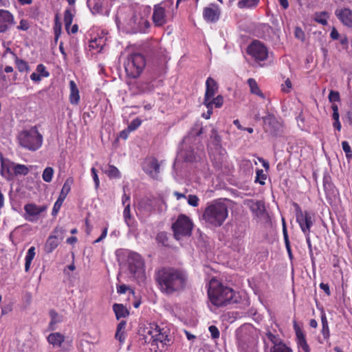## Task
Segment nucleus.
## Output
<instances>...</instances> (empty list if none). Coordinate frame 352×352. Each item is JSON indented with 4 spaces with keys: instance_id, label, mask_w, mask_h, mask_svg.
Wrapping results in <instances>:
<instances>
[{
    "instance_id": "35",
    "label": "nucleus",
    "mask_w": 352,
    "mask_h": 352,
    "mask_svg": "<svg viewBox=\"0 0 352 352\" xmlns=\"http://www.w3.org/2000/svg\"><path fill=\"white\" fill-rule=\"evenodd\" d=\"M223 97L221 95H218L217 97L208 98V102H210L211 108H220L223 104Z\"/></svg>"
},
{
    "instance_id": "32",
    "label": "nucleus",
    "mask_w": 352,
    "mask_h": 352,
    "mask_svg": "<svg viewBox=\"0 0 352 352\" xmlns=\"http://www.w3.org/2000/svg\"><path fill=\"white\" fill-rule=\"evenodd\" d=\"M329 18V14L326 11L315 12L314 15V20L322 25H327L328 24L327 20Z\"/></svg>"
},
{
    "instance_id": "53",
    "label": "nucleus",
    "mask_w": 352,
    "mask_h": 352,
    "mask_svg": "<svg viewBox=\"0 0 352 352\" xmlns=\"http://www.w3.org/2000/svg\"><path fill=\"white\" fill-rule=\"evenodd\" d=\"M17 30L26 31L30 28V23L26 19H21L19 22V25L16 27Z\"/></svg>"
},
{
    "instance_id": "46",
    "label": "nucleus",
    "mask_w": 352,
    "mask_h": 352,
    "mask_svg": "<svg viewBox=\"0 0 352 352\" xmlns=\"http://www.w3.org/2000/svg\"><path fill=\"white\" fill-rule=\"evenodd\" d=\"M142 122L140 118L133 120L128 126L129 131H133L136 130L141 125Z\"/></svg>"
},
{
    "instance_id": "30",
    "label": "nucleus",
    "mask_w": 352,
    "mask_h": 352,
    "mask_svg": "<svg viewBox=\"0 0 352 352\" xmlns=\"http://www.w3.org/2000/svg\"><path fill=\"white\" fill-rule=\"evenodd\" d=\"M36 248L34 246H32L30 248L27 252L25 258V271L28 272L31 266V263L32 260L34 259L35 255H36Z\"/></svg>"
},
{
    "instance_id": "43",
    "label": "nucleus",
    "mask_w": 352,
    "mask_h": 352,
    "mask_svg": "<svg viewBox=\"0 0 352 352\" xmlns=\"http://www.w3.org/2000/svg\"><path fill=\"white\" fill-rule=\"evenodd\" d=\"M123 217L124 219V221L127 224V226H131V210H130V204H127L126 206L124 207V211H123Z\"/></svg>"
},
{
    "instance_id": "12",
    "label": "nucleus",
    "mask_w": 352,
    "mask_h": 352,
    "mask_svg": "<svg viewBox=\"0 0 352 352\" xmlns=\"http://www.w3.org/2000/svg\"><path fill=\"white\" fill-rule=\"evenodd\" d=\"M247 52L256 61L265 60L268 56L267 48L263 43L257 40L252 41L249 45Z\"/></svg>"
},
{
    "instance_id": "23",
    "label": "nucleus",
    "mask_w": 352,
    "mask_h": 352,
    "mask_svg": "<svg viewBox=\"0 0 352 352\" xmlns=\"http://www.w3.org/2000/svg\"><path fill=\"white\" fill-rule=\"evenodd\" d=\"M218 91V85L217 82L211 77H208L206 82V92L204 102H207L208 98L214 96Z\"/></svg>"
},
{
    "instance_id": "21",
    "label": "nucleus",
    "mask_w": 352,
    "mask_h": 352,
    "mask_svg": "<svg viewBox=\"0 0 352 352\" xmlns=\"http://www.w3.org/2000/svg\"><path fill=\"white\" fill-rule=\"evenodd\" d=\"M335 14L343 25L349 28L352 27L351 10L346 8H338L335 12Z\"/></svg>"
},
{
    "instance_id": "17",
    "label": "nucleus",
    "mask_w": 352,
    "mask_h": 352,
    "mask_svg": "<svg viewBox=\"0 0 352 352\" xmlns=\"http://www.w3.org/2000/svg\"><path fill=\"white\" fill-rule=\"evenodd\" d=\"M14 24V15L7 10L0 9V32H7Z\"/></svg>"
},
{
    "instance_id": "31",
    "label": "nucleus",
    "mask_w": 352,
    "mask_h": 352,
    "mask_svg": "<svg viewBox=\"0 0 352 352\" xmlns=\"http://www.w3.org/2000/svg\"><path fill=\"white\" fill-rule=\"evenodd\" d=\"M72 184H73V179L72 178H68L66 179V181L65 182V183L62 187L61 191L58 196V199H60L63 201H65L67 195L69 194V192L71 190V186Z\"/></svg>"
},
{
    "instance_id": "26",
    "label": "nucleus",
    "mask_w": 352,
    "mask_h": 352,
    "mask_svg": "<svg viewBox=\"0 0 352 352\" xmlns=\"http://www.w3.org/2000/svg\"><path fill=\"white\" fill-rule=\"evenodd\" d=\"M154 198L144 197L138 203V207L146 213L150 214L155 210Z\"/></svg>"
},
{
    "instance_id": "4",
    "label": "nucleus",
    "mask_w": 352,
    "mask_h": 352,
    "mask_svg": "<svg viewBox=\"0 0 352 352\" xmlns=\"http://www.w3.org/2000/svg\"><path fill=\"white\" fill-rule=\"evenodd\" d=\"M228 217V206L221 199L208 203L202 214L206 224L214 228L221 226Z\"/></svg>"
},
{
    "instance_id": "47",
    "label": "nucleus",
    "mask_w": 352,
    "mask_h": 352,
    "mask_svg": "<svg viewBox=\"0 0 352 352\" xmlns=\"http://www.w3.org/2000/svg\"><path fill=\"white\" fill-rule=\"evenodd\" d=\"M36 72L41 75V77H48L50 76L49 72L46 70V67L43 64H38L36 66Z\"/></svg>"
},
{
    "instance_id": "29",
    "label": "nucleus",
    "mask_w": 352,
    "mask_h": 352,
    "mask_svg": "<svg viewBox=\"0 0 352 352\" xmlns=\"http://www.w3.org/2000/svg\"><path fill=\"white\" fill-rule=\"evenodd\" d=\"M248 84L250 89V92L253 94H255L261 98H265V95L260 89L255 79L254 78H249L248 80Z\"/></svg>"
},
{
    "instance_id": "50",
    "label": "nucleus",
    "mask_w": 352,
    "mask_h": 352,
    "mask_svg": "<svg viewBox=\"0 0 352 352\" xmlns=\"http://www.w3.org/2000/svg\"><path fill=\"white\" fill-rule=\"evenodd\" d=\"M292 87V83L291 80L287 78L284 84L281 85V91L284 93H289L291 91V89Z\"/></svg>"
},
{
    "instance_id": "42",
    "label": "nucleus",
    "mask_w": 352,
    "mask_h": 352,
    "mask_svg": "<svg viewBox=\"0 0 352 352\" xmlns=\"http://www.w3.org/2000/svg\"><path fill=\"white\" fill-rule=\"evenodd\" d=\"M54 175V169L52 167H47L44 169L42 178L46 182H50Z\"/></svg>"
},
{
    "instance_id": "27",
    "label": "nucleus",
    "mask_w": 352,
    "mask_h": 352,
    "mask_svg": "<svg viewBox=\"0 0 352 352\" xmlns=\"http://www.w3.org/2000/svg\"><path fill=\"white\" fill-rule=\"evenodd\" d=\"M105 45V39L103 37H98L91 39L89 42L90 50H94L96 52H100Z\"/></svg>"
},
{
    "instance_id": "39",
    "label": "nucleus",
    "mask_w": 352,
    "mask_h": 352,
    "mask_svg": "<svg viewBox=\"0 0 352 352\" xmlns=\"http://www.w3.org/2000/svg\"><path fill=\"white\" fill-rule=\"evenodd\" d=\"M74 15L69 9H67L64 12V23L65 29L69 32V28L72 23Z\"/></svg>"
},
{
    "instance_id": "8",
    "label": "nucleus",
    "mask_w": 352,
    "mask_h": 352,
    "mask_svg": "<svg viewBox=\"0 0 352 352\" xmlns=\"http://www.w3.org/2000/svg\"><path fill=\"white\" fill-rule=\"evenodd\" d=\"M146 66V58L140 53L131 54L124 62V69L126 75L132 78L140 76Z\"/></svg>"
},
{
    "instance_id": "22",
    "label": "nucleus",
    "mask_w": 352,
    "mask_h": 352,
    "mask_svg": "<svg viewBox=\"0 0 352 352\" xmlns=\"http://www.w3.org/2000/svg\"><path fill=\"white\" fill-rule=\"evenodd\" d=\"M250 203L249 207L254 217L258 219H265L267 217V212L263 201H251Z\"/></svg>"
},
{
    "instance_id": "28",
    "label": "nucleus",
    "mask_w": 352,
    "mask_h": 352,
    "mask_svg": "<svg viewBox=\"0 0 352 352\" xmlns=\"http://www.w3.org/2000/svg\"><path fill=\"white\" fill-rule=\"evenodd\" d=\"M113 310L116 314L117 320H120L122 318H126L129 315V310L122 304H113Z\"/></svg>"
},
{
    "instance_id": "33",
    "label": "nucleus",
    "mask_w": 352,
    "mask_h": 352,
    "mask_svg": "<svg viewBox=\"0 0 352 352\" xmlns=\"http://www.w3.org/2000/svg\"><path fill=\"white\" fill-rule=\"evenodd\" d=\"M12 54L14 56V63L16 68L19 72H28L30 69L28 63L23 59L19 58L16 54L12 52Z\"/></svg>"
},
{
    "instance_id": "5",
    "label": "nucleus",
    "mask_w": 352,
    "mask_h": 352,
    "mask_svg": "<svg viewBox=\"0 0 352 352\" xmlns=\"http://www.w3.org/2000/svg\"><path fill=\"white\" fill-rule=\"evenodd\" d=\"M208 295L210 302L218 307L236 302L234 300V291L215 279H212L210 282Z\"/></svg>"
},
{
    "instance_id": "34",
    "label": "nucleus",
    "mask_w": 352,
    "mask_h": 352,
    "mask_svg": "<svg viewBox=\"0 0 352 352\" xmlns=\"http://www.w3.org/2000/svg\"><path fill=\"white\" fill-rule=\"evenodd\" d=\"M321 322H322V330L321 333L323 336L324 339H329L330 337V331L328 324V321L325 314H322L321 316Z\"/></svg>"
},
{
    "instance_id": "3",
    "label": "nucleus",
    "mask_w": 352,
    "mask_h": 352,
    "mask_svg": "<svg viewBox=\"0 0 352 352\" xmlns=\"http://www.w3.org/2000/svg\"><path fill=\"white\" fill-rule=\"evenodd\" d=\"M144 343L150 344L151 350L155 352L162 351L170 342L169 330L157 324L150 323L142 330Z\"/></svg>"
},
{
    "instance_id": "37",
    "label": "nucleus",
    "mask_w": 352,
    "mask_h": 352,
    "mask_svg": "<svg viewBox=\"0 0 352 352\" xmlns=\"http://www.w3.org/2000/svg\"><path fill=\"white\" fill-rule=\"evenodd\" d=\"M105 173L109 178L119 179L121 177L119 170L113 165H109L108 170L105 171Z\"/></svg>"
},
{
    "instance_id": "51",
    "label": "nucleus",
    "mask_w": 352,
    "mask_h": 352,
    "mask_svg": "<svg viewBox=\"0 0 352 352\" xmlns=\"http://www.w3.org/2000/svg\"><path fill=\"white\" fill-rule=\"evenodd\" d=\"M295 37L302 41H305V34L304 31L300 27H296L294 30Z\"/></svg>"
},
{
    "instance_id": "10",
    "label": "nucleus",
    "mask_w": 352,
    "mask_h": 352,
    "mask_svg": "<svg viewBox=\"0 0 352 352\" xmlns=\"http://www.w3.org/2000/svg\"><path fill=\"white\" fill-rule=\"evenodd\" d=\"M296 221L298 223L303 234L311 232V228L314 225L313 214L308 211H302L297 203H294Z\"/></svg>"
},
{
    "instance_id": "57",
    "label": "nucleus",
    "mask_w": 352,
    "mask_h": 352,
    "mask_svg": "<svg viewBox=\"0 0 352 352\" xmlns=\"http://www.w3.org/2000/svg\"><path fill=\"white\" fill-rule=\"evenodd\" d=\"M203 104L206 107L208 111H207V113L206 114H204V117L206 118V119H209L211 116V115L212 114V111H213V109L211 108V106H210V102H204Z\"/></svg>"
},
{
    "instance_id": "1",
    "label": "nucleus",
    "mask_w": 352,
    "mask_h": 352,
    "mask_svg": "<svg viewBox=\"0 0 352 352\" xmlns=\"http://www.w3.org/2000/svg\"><path fill=\"white\" fill-rule=\"evenodd\" d=\"M154 280L161 293L170 296L186 288L188 276L182 269L164 266L155 270Z\"/></svg>"
},
{
    "instance_id": "62",
    "label": "nucleus",
    "mask_w": 352,
    "mask_h": 352,
    "mask_svg": "<svg viewBox=\"0 0 352 352\" xmlns=\"http://www.w3.org/2000/svg\"><path fill=\"white\" fill-rule=\"evenodd\" d=\"M342 147L345 153H351V148L348 142L343 141L342 142Z\"/></svg>"
},
{
    "instance_id": "9",
    "label": "nucleus",
    "mask_w": 352,
    "mask_h": 352,
    "mask_svg": "<svg viewBox=\"0 0 352 352\" xmlns=\"http://www.w3.org/2000/svg\"><path fill=\"white\" fill-rule=\"evenodd\" d=\"M193 223L190 219L185 214H179L176 221L173 223L172 229L176 239L190 236L192 233Z\"/></svg>"
},
{
    "instance_id": "56",
    "label": "nucleus",
    "mask_w": 352,
    "mask_h": 352,
    "mask_svg": "<svg viewBox=\"0 0 352 352\" xmlns=\"http://www.w3.org/2000/svg\"><path fill=\"white\" fill-rule=\"evenodd\" d=\"M115 338L118 340L121 344H123L125 340V332L124 331H116L115 334Z\"/></svg>"
},
{
    "instance_id": "59",
    "label": "nucleus",
    "mask_w": 352,
    "mask_h": 352,
    "mask_svg": "<svg viewBox=\"0 0 352 352\" xmlns=\"http://www.w3.org/2000/svg\"><path fill=\"white\" fill-rule=\"evenodd\" d=\"M319 287L321 289H322L325 292V294L327 296L331 295V291L329 289V286L327 283H320Z\"/></svg>"
},
{
    "instance_id": "6",
    "label": "nucleus",
    "mask_w": 352,
    "mask_h": 352,
    "mask_svg": "<svg viewBox=\"0 0 352 352\" xmlns=\"http://www.w3.org/2000/svg\"><path fill=\"white\" fill-rule=\"evenodd\" d=\"M20 145L31 151L38 150L43 144V135L39 133L36 126L28 130L22 131L18 135Z\"/></svg>"
},
{
    "instance_id": "52",
    "label": "nucleus",
    "mask_w": 352,
    "mask_h": 352,
    "mask_svg": "<svg viewBox=\"0 0 352 352\" xmlns=\"http://www.w3.org/2000/svg\"><path fill=\"white\" fill-rule=\"evenodd\" d=\"M63 202H64V201H63L58 198L57 199L56 201L54 203V207L52 209V215L55 216L57 214V213L60 210Z\"/></svg>"
},
{
    "instance_id": "13",
    "label": "nucleus",
    "mask_w": 352,
    "mask_h": 352,
    "mask_svg": "<svg viewBox=\"0 0 352 352\" xmlns=\"http://www.w3.org/2000/svg\"><path fill=\"white\" fill-rule=\"evenodd\" d=\"M65 232L62 227L57 226L54 229L45 244L44 250L46 253L52 252L58 246L60 241L64 238Z\"/></svg>"
},
{
    "instance_id": "40",
    "label": "nucleus",
    "mask_w": 352,
    "mask_h": 352,
    "mask_svg": "<svg viewBox=\"0 0 352 352\" xmlns=\"http://www.w3.org/2000/svg\"><path fill=\"white\" fill-rule=\"evenodd\" d=\"M259 0H241L238 2L239 8H252L258 3Z\"/></svg>"
},
{
    "instance_id": "38",
    "label": "nucleus",
    "mask_w": 352,
    "mask_h": 352,
    "mask_svg": "<svg viewBox=\"0 0 352 352\" xmlns=\"http://www.w3.org/2000/svg\"><path fill=\"white\" fill-rule=\"evenodd\" d=\"M270 352H293L292 349L287 346L283 342L278 344L273 345L270 349Z\"/></svg>"
},
{
    "instance_id": "54",
    "label": "nucleus",
    "mask_w": 352,
    "mask_h": 352,
    "mask_svg": "<svg viewBox=\"0 0 352 352\" xmlns=\"http://www.w3.org/2000/svg\"><path fill=\"white\" fill-rule=\"evenodd\" d=\"M208 330L210 333L211 337L213 339H217L219 338L220 333L218 328L214 325H211L209 327Z\"/></svg>"
},
{
    "instance_id": "15",
    "label": "nucleus",
    "mask_w": 352,
    "mask_h": 352,
    "mask_svg": "<svg viewBox=\"0 0 352 352\" xmlns=\"http://www.w3.org/2000/svg\"><path fill=\"white\" fill-rule=\"evenodd\" d=\"M47 206H38L36 204L30 203L24 206L25 219L30 222L37 221L41 213L47 210Z\"/></svg>"
},
{
    "instance_id": "60",
    "label": "nucleus",
    "mask_w": 352,
    "mask_h": 352,
    "mask_svg": "<svg viewBox=\"0 0 352 352\" xmlns=\"http://www.w3.org/2000/svg\"><path fill=\"white\" fill-rule=\"evenodd\" d=\"M128 289H129V287L124 284L120 285L117 287V292L120 294H125Z\"/></svg>"
},
{
    "instance_id": "2",
    "label": "nucleus",
    "mask_w": 352,
    "mask_h": 352,
    "mask_svg": "<svg viewBox=\"0 0 352 352\" xmlns=\"http://www.w3.org/2000/svg\"><path fill=\"white\" fill-rule=\"evenodd\" d=\"M116 23L119 30L127 34L144 33L150 28L146 18L129 7L119 8Z\"/></svg>"
},
{
    "instance_id": "11",
    "label": "nucleus",
    "mask_w": 352,
    "mask_h": 352,
    "mask_svg": "<svg viewBox=\"0 0 352 352\" xmlns=\"http://www.w3.org/2000/svg\"><path fill=\"white\" fill-rule=\"evenodd\" d=\"M172 5V0H166L154 6L152 20L155 26L162 27L166 23V8Z\"/></svg>"
},
{
    "instance_id": "7",
    "label": "nucleus",
    "mask_w": 352,
    "mask_h": 352,
    "mask_svg": "<svg viewBox=\"0 0 352 352\" xmlns=\"http://www.w3.org/2000/svg\"><path fill=\"white\" fill-rule=\"evenodd\" d=\"M236 338L239 352H258V338L252 331L241 328L236 332Z\"/></svg>"
},
{
    "instance_id": "49",
    "label": "nucleus",
    "mask_w": 352,
    "mask_h": 352,
    "mask_svg": "<svg viewBox=\"0 0 352 352\" xmlns=\"http://www.w3.org/2000/svg\"><path fill=\"white\" fill-rule=\"evenodd\" d=\"M329 100L330 102H339L340 100V94L338 91L331 90L329 94Z\"/></svg>"
},
{
    "instance_id": "58",
    "label": "nucleus",
    "mask_w": 352,
    "mask_h": 352,
    "mask_svg": "<svg viewBox=\"0 0 352 352\" xmlns=\"http://www.w3.org/2000/svg\"><path fill=\"white\" fill-rule=\"evenodd\" d=\"M102 3L100 1L94 2V4L92 8V12L94 13H99V12H102Z\"/></svg>"
},
{
    "instance_id": "19",
    "label": "nucleus",
    "mask_w": 352,
    "mask_h": 352,
    "mask_svg": "<svg viewBox=\"0 0 352 352\" xmlns=\"http://www.w3.org/2000/svg\"><path fill=\"white\" fill-rule=\"evenodd\" d=\"M15 164L9 160L1 158V175L7 179L11 181L14 177V167Z\"/></svg>"
},
{
    "instance_id": "61",
    "label": "nucleus",
    "mask_w": 352,
    "mask_h": 352,
    "mask_svg": "<svg viewBox=\"0 0 352 352\" xmlns=\"http://www.w3.org/2000/svg\"><path fill=\"white\" fill-rule=\"evenodd\" d=\"M330 37L333 40H338L340 37V34L335 27H333L330 33Z\"/></svg>"
},
{
    "instance_id": "14",
    "label": "nucleus",
    "mask_w": 352,
    "mask_h": 352,
    "mask_svg": "<svg viewBox=\"0 0 352 352\" xmlns=\"http://www.w3.org/2000/svg\"><path fill=\"white\" fill-rule=\"evenodd\" d=\"M129 270L135 277H140L144 274V262L141 256L135 252H131L128 256Z\"/></svg>"
},
{
    "instance_id": "64",
    "label": "nucleus",
    "mask_w": 352,
    "mask_h": 352,
    "mask_svg": "<svg viewBox=\"0 0 352 352\" xmlns=\"http://www.w3.org/2000/svg\"><path fill=\"white\" fill-rule=\"evenodd\" d=\"M51 321H59L58 320V313L54 309H51L49 312Z\"/></svg>"
},
{
    "instance_id": "18",
    "label": "nucleus",
    "mask_w": 352,
    "mask_h": 352,
    "mask_svg": "<svg viewBox=\"0 0 352 352\" xmlns=\"http://www.w3.org/2000/svg\"><path fill=\"white\" fill-rule=\"evenodd\" d=\"M220 15V8L214 3H211L208 7H206L203 10V17L208 23L217 22L219 19Z\"/></svg>"
},
{
    "instance_id": "20",
    "label": "nucleus",
    "mask_w": 352,
    "mask_h": 352,
    "mask_svg": "<svg viewBox=\"0 0 352 352\" xmlns=\"http://www.w3.org/2000/svg\"><path fill=\"white\" fill-rule=\"evenodd\" d=\"M294 329L296 337V343L299 349H302L304 352H311L310 347L307 344L305 335L297 324L296 321H294Z\"/></svg>"
},
{
    "instance_id": "24",
    "label": "nucleus",
    "mask_w": 352,
    "mask_h": 352,
    "mask_svg": "<svg viewBox=\"0 0 352 352\" xmlns=\"http://www.w3.org/2000/svg\"><path fill=\"white\" fill-rule=\"evenodd\" d=\"M80 96L78 88L74 80L69 81V100L72 104L77 105L80 102Z\"/></svg>"
},
{
    "instance_id": "25",
    "label": "nucleus",
    "mask_w": 352,
    "mask_h": 352,
    "mask_svg": "<svg viewBox=\"0 0 352 352\" xmlns=\"http://www.w3.org/2000/svg\"><path fill=\"white\" fill-rule=\"evenodd\" d=\"M65 340V336L59 332L51 333L47 337L48 343L54 347H60Z\"/></svg>"
},
{
    "instance_id": "16",
    "label": "nucleus",
    "mask_w": 352,
    "mask_h": 352,
    "mask_svg": "<svg viewBox=\"0 0 352 352\" xmlns=\"http://www.w3.org/2000/svg\"><path fill=\"white\" fill-rule=\"evenodd\" d=\"M142 169L151 177L157 179L160 173V165L156 158L151 157L145 160L142 164Z\"/></svg>"
},
{
    "instance_id": "41",
    "label": "nucleus",
    "mask_w": 352,
    "mask_h": 352,
    "mask_svg": "<svg viewBox=\"0 0 352 352\" xmlns=\"http://www.w3.org/2000/svg\"><path fill=\"white\" fill-rule=\"evenodd\" d=\"M282 224H283V234L284 242L285 244V248L287 250H289V249H291L290 242H289V235H288V232H287L286 222H285V220L284 218H282Z\"/></svg>"
},
{
    "instance_id": "63",
    "label": "nucleus",
    "mask_w": 352,
    "mask_h": 352,
    "mask_svg": "<svg viewBox=\"0 0 352 352\" xmlns=\"http://www.w3.org/2000/svg\"><path fill=\"white\" fill-rule=\"evenodd\" d=\"M42 77L37 72H33L30 75V79L34 82H40L41 80Z\"/></svg>"
},
{
    "instance_id": "44",
    "label": "nucleus",
    "mask_w": 352,
    "mask_h": 352,
    "mask_svg": "<svg viewBox=\"0 0 352 352\" xmlns=\"http://www.w3.org/2000/svg\"><path fill=\"white\" fill-rule=\"evenodd\" d=\"M256 176L255 179V182H258L261 185L265 184V180L267 178L266 175L264 173L262 169H257L256 171Z\"/></svg>"
},
{
    "instance_id": "55",
    "label": "nucleus",
    "mask_w": 352,
    "mask_h": 352,
    "mask_svg": "<svg viewBox=\"0 0 352 352\" xmlns=\"http://www.w3.org/2000/svg\"><path fill=\"white\" fill-rule=\"evenodd\" d=\"M91 175H92L94 184H95V187L97 189V188H98L99 185H100V180H99V177H98V173H97V170L93 167L91 169Z\"/></svg>"
},
{
    "instance_id": "48",
    "label": "nucleus",
    "mask_w": 352,
    "mask_h": 352,
    "mask_svg": "<svg viewBox=\"0 0 352 352\" xmlns=\"http://www.w3.org/2000/svg\"><path fill=\"white\" fill-rule=\"evenodd\" d=\"M199 199L197 195H189L188 197V204L193 207H197L199 205Z\"/></svg>"
},
{
    "instance_id": "45",
    "label": "nucleus",
    "mask_w": 352,
    "mask_h": 352,
    "mask_svg": "<svg viewBox=\"0 0 352 352\" xmlns=\"http://www.w3.org/2000/svg\"><path fill=\"white\" fill-rule=\"evenodd\" d=\"M266 337L269 340H270L274 345L278 344V343L283 342L281 339L279 338L278 335H275L272 333L271 331H268L265 333Z\"/></svg>"
},
{
    "instance_id": "36",
    "label": "nucleus",
    "mask_w": 352,
    "mask_h": 352,
    "mask_svg": "<svg viewBox=\"0 0 352 352\" xmlns=\"http://www.w3.org/2000/svg\"><path fill=\"white\" fill-rule=\"evenodd\" d=\"M29 168L24 164H17L14 167V176L27 175L29 173Z\"/></svg>"
}]
</instances>
